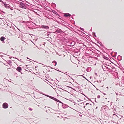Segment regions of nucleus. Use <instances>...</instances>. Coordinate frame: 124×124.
Here are the masks:
<instances>
[{
  "instance_id": "f257e3e1",
  "label": "nucleus",
  "mask_w": 124,
  "mask_h": 124,
  "mask_svg": "<svg viewBox=\"0 0 124 124\" xmlns=\"http://www.w3.org/2000/svg\"><path fill=\"white\" fill-rule=\"evenodd\" d=\"M19 7L23 8L26 9L29 6L27 4L21 2H19Z\"/></svg>"
},
{
  "instance_id": "f03ea898",
  "label": "nucleus",
  "mask_w": 124,
  "mask_h": 124,
  "mask_svg": "<svg viewBox=\"0 0 124 124\" xmlns=\"http://www.w3.org/2000/svg\"><path fill=\"white\" fill-rule=\"evenodd\" d=\"M109 108L107 106H103L101 107V111L103 112L104 113H107V110Z\"/></svg>"
},
{
  "instance_id": "7ed1b4c3",
  "label": "nucleus",
  "mask_w": 124,
  "mask_h": 124,
  "mask_svg": "<svg viewBox=\"0 0 124 124\" xmlns=\"http://www.w3.org/2000/svg\"><path fill=\"white\" fill-rule=\"evenodd\" d=\"M8 104L7 103H4L2 104V107L3 108H7L8 107Z\"/></svg>"
},
{
  "instance_id": "20e7f679",
  "label": "nucleus",
  "mask_w": 124,
  "mask_h": 124,
  "mask_svg": "<svg viewBox=\"0 0 124 124\" xmlns=\"http://www.w3.org/2000/svg\"><path fill=\"white\" fill-rule=\"evenodd\" d=\"M55 32L59 33L62 34V33H64V32L61 29L59 28H58L55 31Z\"/></svg>"
},
{
  "instance_id": "39448f33",
  "label": "nucleus",
  "mask_w": 124,
  "mask_h": 124,
  "mask_svg": "<svg viewBox=\"0 0 124 124\" xmlns=\"http://www.w3.org/2000/svg\"><path fill=\"white\" fill-rule=\"evenodd\" d=\"M98 51L99 52V53H97L96 52V51H95V52H93L94 54H95L97 55V57H100V58L101 57L100 56V54H101V53L99 51Z\"/></svg>"
},
{
  "instance_id": "423d86ee",
  "label": "nucleus",
  "mask_w": 124,
  "mask_h": 124,
  "mask_svg": "<svg viewBox=\"0 0 124 124\" xmlns=\"http://www.w3.org/2000/svg\"><path fill=\"white\" fill-rule=\"evenodd\" d=\"M41 27L42 28L45 29H49V27L48 26L42 25L41 26Z\"/></svg>"
},
{
  "instance_id": "0eeeda50",
  "label": "nucleus",
  "mask_w": 124,
  "mask_h": 124,
  "mask_svg": "<svg viewBox=\"0 0 124 124\" xmlns=\"http://www.w3.org/2000/svg\"><path fill=\"white\" fill-rule=\"evenodd\" d=\"M2 3L4 5V6L6 8L8 9L10 8V7L8 6V5L6 2H4L3 1Z\"/></svg>"
},
{
  "instance_id": "6e6552de",
  "label": "nucleus",
  "mask_w": 124,
  "mask_h": 124,
  "mask_svg": "<svg viewBox=\"0 0 124 124\" xmlns=\"http://www.w3.org/2000/svg\"><path fill=\"white\" fill-rule=\"evenodd\" d=\"M71 15L70 14L68 13H66L64 14V16L65 17H67L68 16L70 17Z\"/></svg>"
},
{
  "instance_id": "1a4fd4ad",
  "label": "nucleus",
  "mask_w": 124,
  "mask_h": 124,
  "mask_svg": "<svg viewBox=\"0 0 124 124\" xmlns=\"http://www.w3.org/2000/svg\"><path fill=\"white\" fill-rule=\"evenodd\" d=\"M53 100L54 101H55L60 103L62 104H63L62 102L59 100H58V99H57L56 98L54 97V98H53Z\"/></svg>"
},
{
  "instance_id": "9d476101",
  "label": "nucleus",
  "mask_w": 124,
  "mask_h": 124,
  "mask_svg": "<svg viewBox=\"0 0 124 124\" xmlns=\"http://www.w3.org/2000/svg\"><path fill=\"white\" fill-rule=\"evenodd\" d=\"M22 70L20 66L17 67L16 69V70L19 72H21Z\"/></svg>"
},
{
  "instance_id": "9b49d317",
  "label": "nucleus",
  "mask_w": 124,
  "mask_h": 124,
  "mask_svg": "<svg viewBox=\"0 0 124 124\" xmlns=\"http://www.w3.org/2000/svg\"><path fill=\"white\" fill-rule=\"evenodd\" d=\"M62 107L63 108H67L69 106L66 104H63L62 105Z\"/></svg>"
},
{
  "instance_id": "f8f14e48",
  "label": "nucleus",
  "mask_w": 124,
  "mask_h": 124,
  "mask_svg": "<svg viewBox=\"0 0 124 124\" xmlns=\"http://www.w3.org/2000/svg\"><path fill=\"white\" fill-rule=\"evenodd\" d=\"M5 38L4 37L2 36L0 38V40L3 43H5L4 41L5 40Z\"/></svg>"
},
{
  "instance_id": "ddd939ff",
  "label": "nucleus",
  "mask_w": 124,
  "mask_h": 124,
  "mask_svg": "<svg viewBox=\"0 0 124 124\" xmlns=\"http://www.w3.org/2000/svg\"><path fill=\"white\" fill-rule=\"evenodd\" d=\"M102 57L105 59L107 60H109V59L108 57H106L105 55L103 54L102 55Z\"/></svg>"
},
{
  "instance_id": "4468645a",
  "label": "nucleus",
  "mask_w": 124,
  "mask_h": 124,
  "mask_svg": "<svg viewBox=\"0 0 124 124\" xmlns=\"http://www.w3.org/2000/svg\"><path fill=\"white\" fill-rule=\"evenodd\" d=\"M43 94L44 95L46 96L47 97H49V98L50 99H52L53 100V98H54V97H52L51 96H50L49 95H46V94Z\"/></svg>"
},
{
  "instance_id": "2eb2a0df",
  "label": "nucleus",
  "mask_w": 124,
  "mask_h": 124,
  "mask_svg": "<svg viewBox=\"0 0 124 124\" xmlns=\"http://www.w3.org/2000/svg\"><path fill=\"white\" fill-rule=\"evenodd\" d=\"M122 58V57L120 55H119L117 57V59L119 61L121 60Z\"/></svg>"
},
{
  "instance_id": "dca6fc26",
  "label": "nucleus",
  "mask_w": 124,
  "mask_h": 124,
  "mask_svg": "<svg viewBox=\"0 0 124 124\" xmlns=\"http://www.w3.org/2000/svg\"><path fill=\"white\" fill-rule=\"evenodd\" d=\"M91 67H88L86 69L87 71L89 72L91 71Z\"/></svg>"
},
{
  "instance_id": "f3484780",
  "label": "nucleus",
  "mask_w": 124,
  "mask_h": 124,
  "mask_svg": "<svg viewBox=\"0 0 124 124\" xmlns=\"http://www.w3.org/2000/svg\"><path fill=\"white\" fill-rule=\"evenodd\" d=\"M97 43L98 44H99L102 47H103V45L101 42H100L98 40H97Z\"/></svg>"
},
{
  "instance_id": "a211bd4d",
  "label": "nucleus",
  "mask_w": 124,
  "mask_h": 124,
  "mask_svg": "<svg viewBox=\"0 0 124 124\" xmlns=\"http://www.w3.org/2000/svg\"><path fill=\"white\" fill-rule=\"evenodd\" d=\"M10 65H12V64H11L12 63V62L11 60H8L7 61H6Z\"/></svg>"
},
{
  "instance_id": "6ab92c4d",
  "label": "nucleus",
  "mask_w": 124,
  "mask_h": 124,
  "mask_svg": "<svg viewBox=\"0 0 124 124\" xmlns=\"http://www.w3.org/2000/svg\"><path fill=\"white\" fill-rule=\"evenodd\" d=\"M52 62L54 66H55L56 65L57 62L56 61H53Z\"/></svg>"
},
{
  "instance_id": "aec40b11",
  "label": "nucleus",
  "mask_w": 124,
  "mask_h": 124,
  "mask_svg": "<svg viewBox=\"0 0 124 124\" xmlns=\"http://www.w3.org/2000/svg\"><path fill=\"white\" fill-rule=\"evenodd\" d=\"M52 12L55 14H56V15H58V13L57 12H56V11H55L54 10H52Z\"/></svg>"
},
{
  "instance_id": "412c9836",
  "label": "nucleus",
  "mask_w": 124,
  "mask_h": 124,
  "mask_svg": "<svg viewBox=\"0 0 124 124\" xmlns=\"http://www.w3.org/2000/svg\"><path fill=\"white\" fill-rule=\"evenodd\" d=\"M51 5L54 7H56V5L54 3H51Z\"/></svg>"
},
{
  "instance_id": "4be33fe9",
  "label": "nucleus",
  "mask_w": 124,
  "mask_h": 124,
  "mask_svg": "<svg viewBox=\"0 0 124 124\" xmlns=\"http://www.w3.org/2000/svg\"><path fill=\"white\" fill-rule=\"evenodd\" d=\"M115 54L113 56H112H112L113 57H115L116 56V55L117 54V52H115Z\"/></svg>"
},
{
  "instance_id": "5701e85b",
  "label": "nucleus",
  "mask_w": 124,
  "mask_h": 124,
  "mask_svg": "<svg viewBox=\"0 0 124 124\" xmlns=\"http://www.w3.org/2000/svg\"><path fill=\"white\" fill-rule=\"evenodd\" d=\"M61 22H62L63 23L65 24H66V22L64 20H62V21H61Z\"/></svg>"
},
{
  "instance_id": "b1692460",
  "label": "nucleus",
  "mask_w": 124,
  "mask_h": 124,
  "mask_svg": "<svg viewBox=\"0 0 124 124\" xmlns=\"http://www.w3.org/2000/svg\"><path fill=\"white\" fill-rule=\"evenodd\" d=\"M79 29L81 30L84 31V28L80 27L79 28Z\"/></svg>"
},
{
  "instance_id": "393cba45",
  "label": "nucleus",
  "mask_w": 124,
  "mask_h": 124,
  "mask_svg": "<svg viewBox=\"0 0 124 124\" xmlns=\"http://www.w3.org/2000/svg\"><path fill=\"white\" fill-rule=\"evenodd\" d=\"M73 16H75V15H72V16L71 17V18H72V19H74V17H73Z\"/></svg>"
},
{
  "instance_id": "a878e982",
  "label": "nucleus",
  "mask_w": 124,
  "mask_h": 124,
  "mask_svg": "<svg viewBox=\"0 0 124 124\" xmlns=\"http://www.w3.org/2000/svg\"><path fill=\"white\" fill-rule=\"evenodd\" d=\"M17 59L18 61H20L21 62H22L21 60V59H18V58H17Z\"/></svg>"
},
{
  "instance_id": "bb28decb",
  "label": "nucleus",
  "mask_w": 124,
  "mask_h": 124,
  "mask_svg": "<svg viewBox=\"0 0 124 124\" xmlns=\"http://www.w3.org/2000/svg\"><path fill=\"white\" fill-rule=\"evenodd\" d=\"M105 67L106 68V69H107L108 70H110V69L108 67H106V66H105Z\"/></svg>"
},
{
  "instance_id": "cd10ccee",
  "label": "nucleus",
  "mask_w": 124,
  "mask_h": 124,
  "mask_svg": "<svg viewBox=\"0 0 124 124\" xmlns=\"http://www.w3.org/2000/svg\"><path fill=\"white\" fill-rule=\"evenodd\" d=\"M93 35L94 36V35H95V32H93Z\"/></svg>"
},
{
  "instance_id": "c85d7f7f",
  "label": "nucleus",
  "mask_w": 124,
  "mask_h": 124,
  "mask_svg": "<svg viewBox=\"0 0 124 124\" xmlns=\"http://www.w3.org/2000/svg\"><path fill=\"white\" fill-rule=\"evenodd\" d=\"M100 95H98L97 96V98H100Z\"/></svg>"
},
{
  "instance_id": "c756f323",
  "label": "nucleus",
  "mask_w": 124,
  "mask_h": 124,
  "mask_svg": "<svg viewBox=\"0 0 124 124\" xmlns=\"http://www.w3.org/2000/svg\"><path fill=\"white\" fill-rule=\"evenodd\" d=\"M0 11L1 12H2L4 13H5V12H3V11H2L0 9Z\"/></svg>"
},
{
  "instance_id": "7c9ffc66",
  "label": "nucleus",
  "mask_w": 124,
  "mask_h": 124,
  "mask_svg": "<svg viewBox=\"0 0 124 124\" xmlns=\"http://www.w3.org/2000/svg\"><path fill=\"white\" fill-rule=\"evenodd\" d=\"M29 110H30V111H31L32 110V109L31 108H29Z\"/></svg>"
},
{
  "instance_id": "2f4dec72",
  "label": "nucleus",
  "mask_w": 124,
  "mask_h": 124,
  "mask_svg": "<svg viewBox=\"0 0 124 124\" xmlns=\"http://www.w3.org/2000/svg\"><path fill=\"white\" fill-rule=\"evenodd\" d=\"M84 78H85V79L86 80H87L88 81H89L85 77H84Z\"/></svg>"
},
{
  "instance_id": "473e14b6",
  "label": "nucleus",
  "mask_w": 124,
  "mask_h": 124,
  "mask_svg": "<svg viewBox=\"0 0 124 124\" xmlns=\"http://www.w3.org/2000/svg\"><path fill=\"white\" fill-rule=\"evenodd\" d=\"M10 7H10V8H10V10H13V9L12 8H11Z\"/></svg>"
},
{
  "instance_id": "72a5a7b5",
  "label": "nucleus",
  "mask_w": 124,
  "mask_h": 124,
  "mask_svg": "<svg viewBox=\"0 0 124 124\" xmlns=\"http://www.w3.org/2000/svg\"><path fill=\"white\" fill-rule=\"evenodd\" d=\"M89 103H86L85 105V106H87L88 104H89Z\"/></svg>"
},
{
  "instance_id": "f704fd0d",
  "label": "nucleus",
  "mask_w": 124,
  "mask_h": 124,
  "mask_svg": "<svg viewBox=\"0 0 124 124\" xmlns=\"http://www.w3.org/2000/svg\"><path fill=\"white\" fill-rule=\"evenodd\" d=\"M62 25H63V26H65V25L64 24H63L62 23H60Z\"/></svg>"
},
{
  "instance_id": "c9c22d12",
  "label": "nucleus",
  "mask_w": 124,
  "mask_h": 124,
  "mask_svg": "<svg viewBox=\"0 0 124 124\" xmlns=\"http://www.w3.org/2000/svg\"><path fill=\"white\" fill-rule=\"evenodd\" d=\"M47 34H48V33H47ZM49 34H47L46 35L47 36H49Z\"/></svg>"
},
{
  "instance_id": "e433bc0d",
  "label": "nucleus",
  "mask_w": 124,
  "mask_h": 124,
  "mask_svg": "<svg viewBox=\"0 0 124 124\" xmlns=\"http://www.w3.org/2000/svg\"><path fill=\"white\" fill-rule=\"evenodd\" d=\"M0 2L2 3L3 2V1L1 0H0Z\"/></svg>"
},
{
  "instance_id": "4c0bfd02",
  "label": "nucleus",
  "mask_w": 124,
  "mask_h": 124,
  "mask_svg": "<svg viewBox=\"0 0 124 124\" xmlns=\"http://www.w3.org/2000/svg\"><path fill=\"white\" fill-rule=\"evenodd\" d=\"M94 44L96 46H98V45L96 43H95Z\"/></svg>"
},
{
  "instance_id": "58836bf2",
  "label": "nucleus",
  "mask_w": 124,
  "mask_h": 124,
  "mask_svg": "<svg viewBox=\"0 0 124 124\" xmlns=\"http://www.w3.org/2000/svg\"><path fill=\"white\" fill-rule=\"evenodd\" d=\"M55 70H56L57 71H60V72H61V71H60V70H57L55 69Z\"/></svg>"
},
{
  "instance_id": "ea45409f",
  "label": "nucleus",
  "mask_w": 124,
  "mask_h": 124,
  "mask_svg": "<svg viewBox=\"0 0 124 124\" xmlns=\"http://www.w3.org/2000/svg\"><path fill=\"white\" fill-rule=\"evenodd\" d=\"M96 37V34L95 35H94V37Z\"/></svg>"
},
{
  "instance_id": "a19ab883",
  "label": "nucleus",
  "mask_w": 124,
  "mask_h": 124,
  "mask_svg": "<svg viewBox=\"0 0 124 124\" xmlns=\"http://www.w3.org/2000/svg\"><path fill=\"white\" fill-rule=\"evenodd\" d=\"M101 67H102V68L103 69V70H104V69H103V65H102V66H101Z\"/></svg>"
},
{
  "instance_id": "79ce46f5",
  "label": "nucleus",
  "mask_w": 124,
  "mask_h": 124,
  "mask_svg": "<svg viewBox=\"0 0 124 124\" xmlns=\"http://www.w3.org/2000/svg\"><path fill=\"white\" fill-rule=\"evenodd\" d=\"M113 52H112L111 53V55H112V53H113Z\"/></svg>"
},
{
  "instance_id": "37998d69",
  "label": "nucleus",
  "mask_w": 124,
  "mask_h": 124,
  "mask_svg": "<svg viewBox=\"0 0 124 124\" xmlns=\"http://www.w3.org/2000/svg\"><path fill=\"white\" fill-rule=\"evenodd\" d=\"M116 94L117 95H118V94L117 93H116Z\"/></svg>"
},
{
  "instance_id": "c03bdc74",
  "label": "nucleus",
  "mask_w": 124,
  "mask_h": 124,
  "mask_svg": "<svg viewBox=\"0 0 124 124\" xmlns=\"http://www.w3.org/2000/svg\"><path fill=\"white\" fill-rule=\"evenodd\" d=\"M81 76H82L83 77V78H84V76H83V75H81Z\"/></svg>"
},
{
  "instance_id": "a18cd8bd",
  "label": "nucleus",
  "mask_w": 124,
  "mask_h": 124,
  "mask_svg": "<svg viewBox=\"0 0 124 124\" xmlns=\"http://www.w3.org/2000/svg\"><path fill=\"white\" fill-rule=\"evenodd\" d=\"M95 102H97L96 101V99H95Z\"/></svg>"
},
{
  "instance_id": "49530a36",
  "label": "nucleus",
  "mask_w": 124,
  "mask_h": 124,
  "mask_svg": "<svg viewBox=\"0 0 124 124\" xmlns=\"http://www.w3.org/2000/svg\"><path fill=\"white\" fill-rule=\"evenodd\" d=\"M37 67H38L37 66H36L35 67V68H36Z\"/></svg>"
},
{
  "instance_id": "de8ad7c7",
  "label": "nucleus",
  "mask_w": 124,
  "mask_h": 124,
  "mask_svg": "<svg viewBox=\"0 0 124 124\" xmlns=\"http://www.w3.org/2000/svg\"><path fill=\"white\" fill-rule=\"evenodd\" d=\"M75 24V22L74 21V23L73 24Z\"/></svg>"
},
{
  "instance_id": "09e8293b",
  "label": "nucleus",
  "mask_w": 124,
  "mask_h": 124,
  "mask_svg": "<svg viewBox=\"0 0 124 124\" xmlns=\"http://www.w3.org/2000/svg\"><path fill=\"white\" fill-rule=\"evenodd\" d=\"M90 31H92V28H91V29L90 30Z\"/></svg>"
},
{
  "instance_id": "8fccbe9b",
  "label": "nucleus",
  "mask_w": 124,
  "mask_h": 124,
  "mask_svg": "<svg viewBox=\"0 0 124 124\" xmlns=\"http://www.w3.org/2000/svg\"><path fill=\"white\" fill-rule=\"evenodd\" d=\"M58 87L59 88H60V89H62V88H60V87Z\"/></svg>"
},
{
  "instance_id": "3c124183",
  "label": "nucleus",
  "mask_w": 124,
  "mask_h": 124,
  "mask_svg": "<svg viewBox=\"0 0 124 124\" xmlns=\"http://www.w3.org/2000/svg\"><path fill=\"white\" fill-rule=\"evenodd\" d=\"M84 57H82V59H84Z\"/></svg>"
},
{
  "instance_id": "603ef678",
  "label": "nucleus",
  "mask_w": 124,
  "mask_h": 124,
  "mask_svg": "<svg viewBox=\"0 0 124 124\" xmlns=\"http://www.w3.org/2000/svg\"><path fill=\"white\" fill-rule=\"evenodd\" d=\"M103 94L104 95H106V94L105 93H103Z\"/></svg>"
},
{
  "instance_id": "864d4df0",
  "label": "nucleus",
  "mask_w": 124,
  "mask_h": 124,
  "mask_svg": "<svg viewBox=\"0 0 124 124\" xmlns=\"http://www.w3.org/2000/svg\"><path fill=\"white\" fill-rule=\"evenodd\" d=\"M112 102H111V104H110V105H112Z\"/></svg>"
},
{
  "instance_id": "5fc2aeb1",
  "label": "nucleus",
  "mask_w": 124,
  "mask_h": 124,
  "mask_svg": "<svg viewBox=\"0 0 124 124\" xmlns=\"http://www.w3.org/2000/svg\"><path fill=\"white\" fill-rule=\"evenodd\" d=\"M16 78H17L18 77V76H16Z\"/></svg>"
},
{
  "instance_id": "6e6d98bb",
  "label": "nucleus",
  "mask_w": 124,
  "mask_h": 124,
  "mask_svg": "<svg viewBox=\"0 0 124 124\" xmlns=\"http://www.w3.org/2000/svg\"><path fill=\"white\" fill-rule=\"evenodd\" d=\"M80 116H82V115H80Z\"/></svg>"
},
{
  "instance_id": "4d7b16f0",
  "label": "nucleus",
  "mask_w": 124,
  "mask_h": 124,
  "mask_svg": "<svg viewBox=\"0 0 124 124\" xmlns=\"http://www.w3.org/2000/svg\"><path fill=\"white\" fill-rule=\"evenodd\" d=\"M83 107H84V108H85V106H83Z\"/></svg>"
},
{
  "instance_id": "13d9d810",
  "label": "nucleus",
  "mask_w": 124,
  "mask_h": 124,
  "mask_svg": "<svg viewBox=\"0 0 124 124\" xmlns=\"http://www.w3.org/2000/svg\"><path fill=\"white\" fill-rule=\"evenodd\" d=\"M27 59H29L28 58V57H27Z\"/></svg>"
},
{
  "instance_id": "bf43d9fd",
  "label": "nucleus",
  "mask_w": 124,
  "mask_h": 124,
  "mask_svg": "<svg viewBox=\"0 0 124 124\" xmlns=\"http://www.w3.org/2000/svg\"><path fill=\"white\" fill-rule=\"evenodd\" d=\"M15 58H16V59H17V58H16V57H15Z\"/></svg>"
},
{
  "instance_id": "052dcab7",
  "label": "nucleus",
  "mask_w": 124,
  "mask_h": 124,
  "mask_svg": "<svg viewBox=\"0 0 124 124\" xmlns=\"http://www.w3.org/2000/svg\"><path fill=\"white\" fill-rule=\"evenodd\" d=\"M90 78H92V77H90Z\"/></svg>"
},
{
  "instance_id": "680f3d73",
  "label": "nucleus",
  "mask_w": 124,
  "mask_h": 124,
  "mask_svg": "<svg viewBox=\"0 0 124 124\" xmlns=\"http://www.w3.org/2000/svg\"><path fill=\"white\" fill-rule=\"evenodd\" d=\"M107 88H108V87H107Z\"/></svg>"
},
{
  "instance_id": "e2e57ef3",
  "label": "nucleus",
  "mask_w": 124,
  "mask_h": 124,
  "mask_svg": "<svg viewBox=\"0 0 124 124\" xmlns=\"http://www.w3.org/2000/svg\"><path fill=\"white\" fill-rule=\"evenodd\" d=\"M90 105H92V104H90Z\"/></svg>"
},
{
  "instance_id": "0e129e2a",
  "label": "nucleus",
  "mask_w": 124,
  "mask_h": 124,
  "mask_svg": "<svg viewBox=\"0 0 124 124\" xmlns=\"http://www.w3.org/2000/svg\"><path fill=\"white\" fill-rule=\"evenodd\" d=\"M70 44H72V43H71Z\"/></svg>"
},
{
  "instance_id": "69168bd1",
  "label": "nucleus",
  "mask_w": 124,
  "mask_h": 124,
  "mask_svg": "<svg viewBox=\"0 0 124 124\" xmlns=\"http://www.w3.org/2000/svg\"><path fill=\"white\" fill-rule=\"evenodd\" d=\"M11 49H12V50H13V48H11Z\"/></svg>"
},
{
  "instance_id": "338daca9",
  "label": "nucleus",
  "mask_w": 124,
  "mask_h": 124,
  "mask_svg": "<svg viewBox=\"0 0 124 124\" xmlns=\"http://www.w3.org/2000/svg\"><path fill=\"white\" fill-rule=\"evenodd\" d=\"M112 68H114V67H112Z\"/></svg>"
},
{
  "instance_id": "774afa93",
  "label": "nucleus",
  "mask_w": 124,
  "mask_h": 124,
  "mask_svg": "<svg viewBox=\"0 0 124 124\" xmlns=\"http://www.w3.org/2000/svg\"><path fill=\"white\" fill-rule=\"evenodd\" d=\"M66 73H67V72H65Z\"/></svg>"
}]
</instances>
